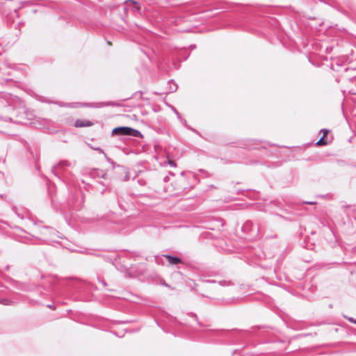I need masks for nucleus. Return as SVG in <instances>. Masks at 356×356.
<instances>
[{
	"label": "nucleus",
	"mask_w": 356,
	"mask_h": 356,
	"mask_svg": "<svg viewBox=\"0 0 356 356\" xmlns=\"http://www.w3.org/2000/svg\"><path fill=\"white\" fill-rule=\"evenodd\" d=\"M112 136H129L136 138H143V134L137 129L129 127H117L111 131Z\"/></svg>",
	"instance_id": "obj_1"
},
{
	"label": "nucleus",
	"mask_w": 356,
	"mask_h": 356,
	"mask_svg": "<svg viewBox=\"0 0 356 356\" xmlns=\"http://www.w3.org/2000/svg\"><path fill=\"white\" fill-rule=\"evenodd\" d=\"M165 258L168 260V262L170 265H177L179 264H184L182 259L177 256L171 255V254H163L162 256H156L155 257V261L158 264H163V258Z\"/></svg>",
	"instance_id": "obj_2"
},
{
	"label": "nucleus",
	"mask_w": 356,
	"mask_h": 356,
	"mask_svg": "<svg viewBox=\"0 0 356 356\" xmlns=\"http://www.w3.org/2000/svg\"><path fill=\"white\" fill-rule=\"evenodd\" d=\"M242 230L250 234L251 237L257 236L259 234L257 225L250 220L246 221L242 226Z\"/></svg>",
	"instance_id": "obj_3"
},
{
	"label": "nucleus",
	"mask_w": 356,
	"mask_h": 356,
	"mask_svg": "<svg viewBox=\"0 0 356 356\" xmlns=\"http://www.w3.org/2000/svg\"><path fill=\"white\" fill-rule=\"evenodd\" d=\"M72 163L68 161H61L56 165H54L52 168V172L56 176L58 177V170L60 169H63L65 167L71 166Z\"/></svg>",
	"instance_id": "obj_4"
},
{
	"label": "nucleus",
	"mask_w": 356,
	"mask_h": 356,
	"mask_svg": "<svg viewBox=\"0 0 356 356\" xmlns=\"http://www.w3.org/2000/svg\"><path fill=\"white\" fill-rule=\"evenodd\" d=\"M76 104L81 106L101 108V107H104V106L113 105V102H99V103H90V104L76 103Z\"/></svg>",
	"instance_id": "obj_5"
},
{
	"label": "nucleus",
	"mask_w": 356,
	"mask_h": 356,
	"mask_svg": "<svg viewBox=\"0 0 356 356\" xmlns=\"http://www.w3.org/2000/svg\"><path fill=\"white\" fill-rule=\"evenodd\" d=\"M131 6V9L133 12H137L140 9L139 5L133 0H129L125 2V6H124V9L126 10L129 6Z\"/></svg>",
	"instance_id": "obj_6"
},
{
	"label": "nucleus",
	"mask_w": 356,
	"mask_h": 356,
	"mask_svg": "<svg viewBox=\"0 0 356 356\" xmlns=\"http://www.w3.org/2000/svg\"><path fill=\"white\" fill-rule=\"evenodd\" d=\"M90 175L92 178L101 177L103 179H106V173H104L102 170L98 169H94L91 170L90 172Z\"/></svg>",
	"instance_id": "obj_7"
},
{
	"label": "nucleus",
	"mask_w": 356,
	"mask_h": 356,
	"mask_svg": "<svg viewBox=\"0 0 356 356\" xmlns=\"http://www.w3.org/2000/svg\"><path fill=\"white\" fill-rule=\"evenodd\" d=\"M46 230L48 231V233L51 235V237L49 238V242H57L56 238H59L58 236V232H56L55 229H52L51 227H46Z\"/></svg>",
	"instance_id": "obj_8"
},
{
	"label": "nucleus",
	"mask_w": 356,
	"mask_h": 356,
	"mask_svg": "<svg viewBox=\"0 0 356 356\" xmlns=\"http://www.w3.org/2000/svg\"><path fill=\"white\" fill-rule=\"evenodd\" d=\"M74 125L76 127H90L92 125V122H91L89 120H76Z\"/></svg>",
	"instance_id": "obj_9"
},
{
	"label": "nucleus",
	"mask_w": 356,
	"mask_h": 356,
	"mask_svg": "<svg viewBox=\"0 0 356 356\" xmlns=\"http://www.w3.org/2000/svg\"><path fill=\"white\" fill-rule=\"evenodd\" d=\"M123 173H124V177L123 178V181H127L130 179L129 170L128 168L121 166Z\"/></svg>",
	"instance_id": "obj_10"
},
{
	"label": "nucleus",
	"mask_w": 356,
	"mask_h": 356,
	"mask_svg": "<svg viewBox=\"0 0 356 356\" xmlns=\"http://www.w3.org/2000/svg\"><path fill=\"white\" fill-rule=\"evenodd\" d=\"M58 281V277L56 275H46V282H48L51 285L54 284Z\"/></svg>",
	"instance_id": "obj_11"
},
{
	"label": "nucleus",
	"mask_w": 356,
	"mask_h": 356,
	"mask_svg": "<svg viewBox=\"0 0 356 356\" xmlns=\"http://www.w3.org/2000/svg\"><path fill=\"white\" fill-rule=\"evenodd\" d=\"M169 83L170 84V89H169V92H175L177 90V88H178V86L177 85V83L173 82L172 80L170 81Z\"/></svg>",
	"instance_id": "obj_12"
},
{
	"label": "nucleus",
	"mask_w": 356,
	"mask_h": 356,
	"mask_svg": "<svg viewBox=\"0 0 356 356\" xmlns=\"http://www.w3.org/2000/svg\"><path fill=\"white\" fill-rule=\"evenodd\" d=\"M257 140L253 139H248L246 140L245 143L244 144V146L246 147H250L253 145H256Z\"/></svg>",
	"instance_id": "obj_13"
},
{
	"label": "nucleus",
	"mask_w": 356,
	"mask_h": 356,
	"mask_svg": "<svg viewBox=\"0 0 356 356\" xmlns=\"http://www.w3.org/2000/svg\"><path fill=\"white\" fill-rule=\"evenodd\" d=\"M218 284H219V285H220L222 286H229L231 284V282L226 281V280H220L218 282Z\"/></svg>",
	"instance_id": "obj_14"
},
{
	"label": "nucleus",
	"mask_w": 356,
	"mask_h": 356,
	"mask_svg": "<svg viewBox=\"0 0 356 356\" xmlns=\"http://www.w3.org/2000/svg\"><path fill=\"white\" fill-rule=\"evenodd\" d=\"M317 145H326L327 144V142L326 140H325V137L324 136H322L319 140L316 143Z\"/></svg>",
	"instance_id": "obj_15"
},
{
	"label": "nucleus",
	"mask_w": 356,
	"mask_h": 356,
	"mask_svg": "<svg viewBox=\"0 0 356 356\" xmlns=\"http://www.w3.org/2000/svg\"><path fill=\"white\" fill-rule=\"evenodd\" d=\"M349 322L350 323H353L354 324L356 325V319H354L352 317H347V316H344Z\"/></svg>",
	"instance_id": "obj_16"
},
{
	"label": "nucleus",
	"mask_w": 356,
	"mask_h": 356,
	"mask_svg": "<svg viewBox=\"0 0 356 356\" xmlns=\"http://www.w3.org/2000/svg\"><path fill=\"white\" fill-rule=\"evenodd\" d=\"M138 184H139V185H140V186H145V185L146 184V181H145V179H139L138 180Z\"/></svg>",
	"instance_id": "obj_17"
},
{
	"label": "nucleus",
	"mask_w": 356,
	"mask_h": 356,
	"mask_svg": "<svg viewBox=\"0 0 356 356\" xmlns=\"http://www.w3.org/2000/svg\"><path fill=\"white\" fill-rule=\"evenodd\" d=\"M0 303L6 305L9 304V301L6 299H0Z\"/></svg>",
	"instance_id": "obj_18"
},
{
	"label": "nucleus",
	"mask_w": 356,
	"mask_h": 356,
	"mask_svg": "<svg viewBox=\"0 0 356 356\" xmlns=\"http://www.w3.org/2000/svg\"><path fill=\"white\" fill-rule=\"evenodd\" d=\"M172 111H174V113H175V114L177 115L178 118H181L180 114H179V113L177 111V109H176L175 107H173V106H172Z\"/></svg>",
	"instance_id": "obj_19"
},
{
	"label": "nucleus",
	"mask_w": 356,
	"mask_h": 356,
	"mask_svg": "<svg viewBox=\"0 0 356 356\" xmlns=\"http://www.w3.org/2000/svg\"><path fill=\"white\" fill-rule=\"evenodd\" d=\"M98 280L104 286H107V283L104 280L98 278Z\"/></svg>",
	"instance_id": "obj_20"
},
{
	"label": "nucleus",
	"mask_w": 356,
	"mask_h": 356,
	"mask_svg": "<svg viewBox=\"0 0 356 356\" xmlns=\"http://www.w3.org/2000/svg\"><path fill=\"white\" fill-rule=\"evenodd\" d=\"M161 284L165 286V287H168V288H170V286L169 284H168L165 281H162L161 282Z\"/></svg>",
	"instance_id": "obj_21"
},
{
	"label": "nucleus",
	"mask_w": 356,
	"mask_h": 356,
	"mask_svg": "<svg viewBox=\"0 0 356 356\" xmlns=\"http://www.w3.org/2000/svg\"><path fill=\"white\" fill-rule=\"evenodd\" d=\"M321 131L323 132V136L325 137L327 134V133L329 132V130H327V129H322Z\"/></svg>",
	"instance_id": "obj_22"
},
{
	"label": "nucleus",
	"mask_w": 356,
	"mask_h": 356,
	"mask_svg": "<svg viewBox=\"0 0 356 356\" xmlns=\"http://www.w3.org/2000/svg\"><path fill=\"white\" fill-rule=\"evenodd\" d=\"M304 204H310V205H314L316 204L315 202H312V201H309V202H303Z\"/></svg>",
	"instance_id": "obj_23"
},
{
	"label": "nucleus",
	"mask_w": 356,
	"mask_h": 356,
	"mask_svg": "<svg viewBox=\"0 0 356 356\" xmlns=\"http://www.w3.org/2000/svg\"><path fill=\"white\" fill-rule=\"evenodd\" d=\"M168 163H169V165H170V166H173V167H175V166L176 165H175V163L174 161H168Z\"/></svg>",
	"instance_id": "obj_24"
},
{
	"label": "nucleus",
	"mask_w": 356,
	"mask_h": 356,
	"mask_svg": "<svg viewBox=\"0 0 356 356\" xmlns=\"http://www.w3.org/2000/svg\"><path fill=\"white\" fill-rule=\"evenodd\" d=\"M205 282L207 283H216V280H206Z\"/></svg>",
	"instance_id": "obj_25"
},
{
	"label": "nucleus",
	"mask_w": 356,
	"mask_h": 356,
	"mask_svg": "<svg viewBox=\"0 0 356 356\" xmlns=\"http://www.w3.org/2000/svg\"><path fill=\"white\" fill-rule=\"evenodd\" d=\"M180 119H181V122H182L184 125H186V120H184V119H181V118H180Z\"/></svg>",
	"instance_id": "obj_26"
},
{
	"label": "nucleus",
	"mask_w": 356,
	"mask_h": 356,
	"mask_svg": "<svg viewBox=\"0 0 356 356\" xmlns=\"http://www.w3.org/2000/svg\"><path fill=\"white\" fill-rule=\"evenodd\" d=\"M95 149H96V150H98V151H99V152H102V153H104L103 150H102L101 148H99V147H97V148H96Z\"/></svg>",
	"instance_id": "obj_27"
},
{
	"label": "nucleus",
	"mask_w": 356,
	"mask_h": 356,
	"mask_svg": "<svg viewBox=\"0 0 356 356\" xmlns=\"http://www.w3.org/2000/svg\"><path fill=\"white\" fill-rule=\"evenodd\" d=\"M106 191V189L104 188L102 191H101V194L102 195H104V192Z\"/></svg>",
	"instance_id": "obj_28"
},
{
	"label": "nucleus",
	"mask_w": 356,
	"mask_h": 356,
	"mask_svg": "<svg viewBox=\"0 0 356 356\" xmlns=\"http://www.w3.org/2000/svg\"><path fill=\"white\" fill-rule=\"evenodd\" d=\"M46 307L51 308V307H52V305H46Z\"/></svg>",
	"instance_id": "obj_29"
},
{
	"label": "nucleus",
	"mask_w": 356,
	"mask_h": 356,
	"mask_svg": "<svg viewBox=\"0 0 356 356\" xmlns=\"http://www.w3.org/2000/svg\"><path fill=\"white\" fill-rule=\"evenodd\" d=\"M192 316L194 317L195 319H197V315L196 314H192Z\"/></svg>",
	"instance_id": "obj_30"
},
{
	"label": "nucleus",
	"mask_w": 356,
	"mask_h": 356,
	"mask_svg": "<svg viewBox=\"0 0 356 356\" xmlns=\"http://www.w3.org/2000/svg\"><path fill=\"white\" fill-rule=\"evenodd\" d=\"M189 129H191L193 131H194V132L197 133V131H196L195 129H192V128H189Z\"/></svg>",
	"instance_id": "obj_31"
},
{
	"label": "nucleus",
	"mask_w": 356,
	"mask_h": 356,
	"mask_svg": "<svg viewBox=\"0 0 356 356\" xmlns=\"http://www.w3.org/2000/svg\"><path fill=\"white\" fill-rule=\"evenodd\" d=\"M45 184H46V185H49V180H47V179H46Z\"/></svg>",
	"instance_id": "obj_32"
},
{
	"label": "nucleus",
	"mask_w": 356,
	"mask_h": 356,
	"mask_svg": "<svg viewBox=\"0 0 356 356\" xmlns=\"http://www.w3.org/2000/svg\"><path fill=\"white\" fill-rule=\"evenodd\" d=\"M191 47L194 49V48H195V44L194 45H191Z\"/></svg>",
	"instance_id": "obj_33"
},
{
	"label": "nucleus",
	"mask_w": 356,
	"mask_h": 356,
	"mask_svg": "<svg viewBox=\"0 0 356 356\" xmlns=\"http://www.w3.org/2000/svg\"><path fill=\"white\" fill-rule=\"evenodd\" d=\"M100 184L102 185V186H104V183L103 182H100Z\"/></svg>",
	"instance_id": "obj_34"
}]
</instances>
